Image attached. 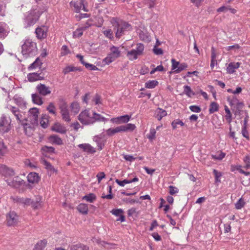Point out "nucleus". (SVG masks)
<instances>
[{"mask_svg":"<svg viewBox=\"0 0 250 250\" xmlns=\"http://www.w3.org/2000/svg\"><path fill=\"white\" fill-rule=\"evenodd\" d=\"M0 174L4 176V180L10 187L18 188L23 184L24 181L18 176H15V172L12 168L0 164Z\"/></svg>","mask_w":250,"mask_h":250,"instance_id":"nucleus-1","label":"nucleus"},{"mask_svg":"<svg viewBox=\"0 0 250 250\" xmlns=\"http://www.w3.org/2000/svg\"><path fill=\"white\" fill-rule=\"evenodd\" d=\"M78 120L85 125H93L96 122H105L107 120L105 117L89 108L82 111L78 116Z\"/></svg>","mask_w":250,"mask_h":250,"instance_id":"nucleus-2","label":"nucleus"},{"mask_svg":"<svg viewBox=\"0 0 250 250\" xmlns=\"http://www.w3.org/2000/svg\"><path fill=\"white\" fill-rule=\"evenodd\" d=\"M21 49V53L23 56H33L37 52V44L31 40L27 39L22 44Z\"/></svg>","mask_w":250,"mask_h":250,"instance_id":"nucleus-3","label":"nucleus"},{"mask_svg":"<svg viewBox=\"0 0 250 250\" xmlns=\"http://www.w3.org/2000/svg\"><path fill=\"white\" fill-rule=\"evenodd\" d=\"M110 21L113 26L117 28L116 33V37L117 38H120L124 34V31L127 30H129L131 28L130 25L128 23L119 21L116 18H112Z\"/></svg>","mask_w":250,"mask_h":250,"instance_id":"nucleus-4","label":"nucleus"},{"mask_svg":"<svg viewBox=\"0 0 250 250\" xmlns=\"http://www.w3.org/2000/svg\"><path fill=\"white\" fill-rule=\"evenodd\" d=\"M145 50L144 44L138 43L134 48L126 53V57L130 61L137 60L140 56L143 55Z\"/></svg>","mask_w":250,"mask_h":250,"instance_id":"nucleus-5","label":"nucleus"},{"mask_svg":"<svg viewBox=\"0 0 250 250\" xmlns=\"http://www.w3.org/2000/svg\"><path fill=\"white\" fill-rule=\"evenodd\" d=\"M121 55V51L119 47L112 46L110 48V52L104 59L103 62L106 64H109L119 58Z\"/></svg>","mask_w":250,"mask_h":250,"instance_id":"nucleus-6","label":"nucleus"},{"mask_svg":"<svg viewBox=\"0 0 250 250\" xmlns=\"http://www.w3.org/2000/svg\"><path fill=\"white\" fill-rule=\"evenodd\" d=\"M59 107L62 119L65 122H70L71 121V118L67 103L65 101H62L59 104Z\"/></svg>","mask_w":250,"mask_h":250,"instance_id":"nucleus-7","label":"nucleus"},{"mask_svg":"<svg viewBox=\"0 0 250 250\" xmlns=\"http://www.w3.org/2000/svg\"><path fill=\"white\" fill-rule=\"evenodd\" d=\"M171 62V72H170V73L178 74L188 67V64L185 62L180 63L174 59H172Z\"/></svg>","mask_w":250,"mask_h":250,"instance_id":"nucleus-8","label":"nucleus"},{"mask_svg":"<svg viewBox=\"0 0 250 250\" xmlns=\"http://www.w3.org/2000/svg\"><path fill=\"white\" fill-rule=\"evenodd\" d=\"M39 110L37 107L30 108L28 111L27 121L30 122L33 125H36L38 124V118Z\"/></svg>","mask_w":250,"mask_h":250,"instance_id":"nucleus-9","label":"nucleus"},{"mask_svg":"<svg viewBox=\"0 0 250 250\" xmlns=\"http://www.w3.org/2000/svg\"><path fill=\"white\" fill-rule=\"evenodd\" d=\"M6 224L8 226H15L19 222V216L13 211H10L6 214Z\"/></svg>","mask_w":250,"mask_h":250,"instance_id":"nucleus-10","label":"nucleus"},{"mask_svg":"<svg viewBox=\"0 0 250 250\" xmlns=\"http://www.w3.org/2000/svg\"><path fill=\"white\" fill-rule=\"evenodd\" d=\"M10 128V121L5 117L1 118L0 121V132L2 133L8 132Z\"/></svg>","mask_w":250,"mask_h":250,"instance_id":"nucleus-11","label":"nucleus"},{"mask_svg":"<svg viewBox=\"0 0 250 250\" xmlns=\"http://www.w3.org/2000/svg\"><path fill=\"white\" fill-rule=\"evenodd\" d=\"M131 118V116L125 115L119 116L115 118H112L110 119V122L113 124L120 125L127 123Z\"/></svg>","mask_w":250,"mask_h":250,"instance_id":"nucleus-12","label":"nucleus"},{"mask_svg":"<svg viewBox=\"0 0 250 250\" xmlns=\"http://www.w3.org/2000/svg\"><path fill=\"white\" fill-rule=\"evenodd\" d=\"M47 28L44 26L38 27L36 28L35 33L38 39L42 40L47 36Z\"/></svg>","mask_w":250,"mask_h":250,"instance_id":"nucleus-13","label":"nucleus"},{"mask_svg":"<svg viewBox=\"0 0 250 250\" xmlns=\"http://www.w3.org/2000/svg\"><path fill=\"white\" fill-rule=\"evenodd\" d=\"M241 62H231L229 63L226 68V71L228 74H231L234 73L237 69L239 68Z\"/></svg>","mask_w":250,"mask_h":250,"instance_id":"nucleus-14","label":"nucleus"},{"mask_svg":"<svg viewBox=\"0 0 250 250\" xmlns=\"http://www.w3.org/2000/svg\"><path fill=\"white\" fill-rule=\"evenodd\" d=\"M70 5L74 7V10L77 13L80 12L82 8L84 11H87V10L83 5V0L71 1L70 2Z\"/></svg>","mask_w":250,"mask_h":250,"instance_id":"nucleus-15","label":"nucleus"},{"mask_svg":"<svg viewBox=\"0 0 250 250\" xmlns=\"http://www.w3.org/2000/svg\"><path fill=\"white\" fill-rule=\"evenodd\" d=\"M36 88L39 93L42 96H46L51 93L50 88L45 84L41 83L38 84Z\"/></svg>","mask_w":250,"mask_h":250,"instance_id":"nucleus-16","label":"nucleus"},{"mask_svg":"<svg viewBox=\"0 0 250 250\" xmlns=\"http://www.w3.org/2000/svg\"><path fill=\"white\" fill-rule=\"evenodd\" d=\"M29 183L31 184H37L40 180V177L36 172H30L27 176Z\"/></svg>","mask_w":250,"mask_h":250,"instance_id":"nucleus-17","label":"nucleus"},{"mask_svg":"<svg viewBox=\"0 0 250 250\" xmlns=\"http://www.w3.org/2000/svg\"><path fill=\"white\" fill-rule=\"evenodd\" d=\"M43 76L42 73H31L28 74L27 79L30 82L43 79Z\"/></svg>","mask_w":250,"mask_h":250,"instance_id":"nucleus-18","label":"nucleus"},{"mask_svg":"<svg viewBox=\"0 0 250 250\" xmlns=\"http://www.w3.org/2000/svg\"><path fill=\"white\" fill-rule=\"evenodd\" d=\"M9 109L11 112L14 114L17 120L19 122V123H21L22 120V115L21 114V111L19 109L16 107L10 106Z\"/></svg>","mask_w":250,"mask_h":250,"instance_id":"nucleus-19","label":"nucleus"},{"mask_svg":"<svg viewBox=\"0 0 250 250\" xmlns=\"http://www.w3.org/2000/svg\"><path fill=\"white\" fill-rule=\"evenodd\" d=\"M78 147L84 152L90 153H94L96 152V149L89 144H82L78 146Z\"/></svg>","mask_w":250,"mask_h":250,"instance_id":"nucleus-20","label":"nucleus"},{"mask_svg":"<svg viewBox=\"0 0 250 250\" xmlns=\"http://www.w3.org/2000/svg\"><path fill=\"white\" fill-rule=\"evenodd\" d=\"M123 132L122 125L115 128H110L106 130V134L108 136H112L116 133Z\"/></svg>","mask_w":250,"mask_h":250,"instance_id":"nucleus-21","label":"nucleus"},{"mask_svg":"<svg viewBox=\"0 0 250 250\" xmlns=\"http://www.w3.org/2000/svg\"><path fill=\"white\" fill-rule=\"evenodd\" d=\"M52 129L57 132L65 133L66 131L65 127L60 123H56L52 127Z\"/></svg>","mask_w":250,"mask_h":250,"instance_id":"nucleus-22","label":"nucleus"},{"mask_svg":"<svg viewBox=\"0 0 250 250\" xmlns=\"http://www.w3.org/2000/svg\"><path fill=\"white\" fill-rule=\"evenodd\" d=\"M167 115L166 110L158 108L155 112L154 116L159 121H160L163 117Z\"/></svg>","mask_w":250,"mask_h":250,"instance_id":"nucleus-23","label":"nucleus"},{"mask_svg":"<svg viewBox=\"0 0 250 250\" xmlns=\"http://www.w3.org/2000/svg\"><path fill=\"white\" fill-rule=\"evenodd\" d=\"M70 250H89L88 246L81 243L72 245L70 247Z\"/></svg>","mask_w":250,"mask_h":250,"instance_id":"nucleus-24","label":"nucleus"},{"mask_svg":"<svg viewBox=\"0 0 250 250\" xmlns=\"http://www.w3.org/2000/svg\"><path fill=\"white\" fill-rule=\"evenodd\" d=\"M138 181H139V179L137 177H135L131 180L125 179L123 181H120L119 179H116L115 180V182L120 186L124 187L125 184H130V183H131L132 182H138Z\"/></svg>","mask_w":250,"mask_h":250,"instance_id":"nucleus-25","label":"nucleus"},{"mask_svg":"<svg viewBox=\"0 0 250 250\" xmlns=\"http://www.w3.org/2000/svg\"><path fill=\"white\" fill-rule=\"evenodd\" d=\"M46 240H42L38 241L35 245L33 250H43L47 245Z\"/></svg>","mask_w":250,"mask_h":250,"instance_id":"nucleus-26","label":"nucleus"},{"mask_svg":"<svg viewBox=\"0 0 250 250\" xmlns=\"http://www.w3.org/2000/svg\"><path fill=\"white\" fill-rule=\"evenodd\" d=\"M42 64V63L41 60L39 58H37L36 60L29 65L28 67V69L29 70H32L38 68H40Z\"/></svg>","mask_w":250,"mask_h":250,"instance_id":"nucleus-27","label":"nucleus"},{"mask_svg":"<svg viewBox=\"0 0 250 250\" xmlns=\"http://www.w3.org/2000/svg\"><path fill=\"white\" fill-rule=\"evenodd\" d=\"M77 210L82 214L86 215L88 212V205L86 204L81 203L77 207Z\"/></svg>","mask_w":250,"mask_h":250,"instance_id":"nucleus-28","label":"nucleus"},{"mask_svg":"<svg viewBox=\"0 0 250 250\" xmlns=\"http://www.w3.org/2000/svg\"><path fill=\"white\" fill-rule=\"evenodd\" d=\"M40 124L43 128H46L49 125V116L46 114H43L42 116Z\"/></svg>","mask_w":250,"mask_h":250,"instance_id":"nucleus-29","label":"nucleus"},{"mask_svg":"<svg viewBox=\"0 0 250 250\" xmlns=\"http://www.w3.org/2000/svg\"><path fill=\"white\" fill-rule=\"evenodd\" d=\"M76 71H81V69L79 67H75L72 65H68L63 68L62 72L65 75L71 72H74Z\"/></svg>","mask_w":250,"mask_h":250,"instance_id":"nucleus-30","label":"nucleus"},{"mask_svg":"<svg viewBox=\"0 0 250 250\" xmlns=\"http://www.w3.org/2000/svg\"><path fill=\"white\" fill-rule=\"evenodd\" d=\"M224 109L226 113L225 117L226 121L229 124H230L232 122V114L229 108L227 105H225Z\"/></svg>","mask_w":250,"mask_h":250,"instance_id":"nucleus-31","label":"nucleus"},{"mask_svg":"<svg viewBox=\"0 0 250 250\" xmlns=\"http://www.w3.org/2000/svg\"><path fill=\"white\" fill-rule=\"evenodd\" d=\"M159 84V82L156 80H149L146 82L145 86L146 88L152 89L155 88Z\"/></svg>","mask_w":250,"mask_h":250,"instance_id":"nucleus-32","label":"nucleus"},{"mask_svg":"<svg viewBox=\"0 0 250 250\" xmlns=\"http://www.w3.org/2000/svg\"><path fill=\"white\" fill-rule=\"evenodd\" d=\"M123 132L130 131L132 132L136 128V126L134 124H127L125 125H122Z\"/></svg>","mask_w":250,"mask_h":250,"instance_id":"nucleus-33","label":"nucleus"},{"mask_svg":"<svg viewBox=\"0 0 250 250\" xmlns=\"http://www.w3.org/2000/svg\"><path fill=\"white\" fill-rule=\"evenodd\" d=\"M82 199L88 202L93 203L96 199V196L94 193H89L83 196Z\"/></svg>","mask_w":250,"mask_h":250,"instance_id":"nucleus-34","label":"nucleus"},{"mask_svg":"<svg viewBox=\"0 0 250 250\" xmlns=\"http://www.w3.org/2000/svg\"><path fill=\"white\" fill-rule=\"evenodd\" d=\"M46 110L51 114L55 116H56V108L54 103L52 102L50 103L47 107H46Z\"/></svg>","mask_w":250,"mask_h":250,"instance_id":"nucleus-35","label":"nucleus"},{"mask_svg":"<svg viewBox=\"0 0 250 250\" xmlns=\"http://www.w3.org/2000/svg\"><path fill=\"white\" fill-rule=\"evenodd\" d=\"M70 108L72 112H73L75 115L77 114L80 110V104L77 102H73L70 105Z\"/></svg>","mask_w":250,"mask_h":250,"instance_id":"nucleus-36","label":"nucleus"},{"mask_svg":"<svg viewBox=\"0 0 250 250\" xmlns=\"http://www.w3.org/2000/svg\"><path fill=\"white\" fill-rule=\"evenodd\" d=\"M49 140L50 142L57 145H61L62 144V140L56 135L50 136L49 138Z\"/></svg>","mask_w":250,"mask_h":250,"instance_id":"nucleus-37","label":"nucleus"},{"mask_svg":"<svg viewBox=\"0 0 250 250\" xmlns=\"http://www.w3.org/2000/svg\"><path fill=\"white\" fill-rule=\"evenodd\" d=\"M32 99L33 103L37 104L42 105L43 104L42 98L37 94H33Z\"/></svg>","mask_w":250,"mask_h":250,"instance_id":"nucleus-38","label":"nucleus"},{"mask_svg":"<svg viewBox=\"0 0 250 250\" xmlns=\"http://www.w3.org/2000/svg\"><path fill=\"white\" fill-rule=\"evenodd\" d=\"M42 163L45 167V168L50 172V174L56 172V170L54 167L47 161L43 160Z\"/></svg>","mask_w":250,"mask_h":250,"instance_id":"nucleus-39","label":"nucleus"},{"mask_svg":"<svg viewBox=\"0 0 250 250\" xmlns=\"http://www.w3.org/2000/svg\"><path fill=\"white\" fill-rule=\"evenodd\" d=\"M219 109V105L216 102H211L209 105V114H212L215 112H216Z\"/></svg>","mask_w":250,"mask_h":250,"instance_id":"nucleus-40","label":"nucleus"},{"mask_svg":"<svg viewBox=\"0 0 250 250\" xmlns=\"http://www.w3.org/2000/svg\"><path fill=\"white\" fill-rule=\"evenodd\" d=\"M213 173L215 178V183L218 184L221 183V177L222 176V173L216 169H213Z\"/></svg>","mask_w":250,"mask_h":250,"instance_id":"nucleus-41","label":"nucleus"},{"mask_svg":"<svg viewBox=\"0 0 250 250\" xmlns=\"http://www.w3.org/2000/svg\"><path fill=\"white\" fill-rule=\"evenodd\" d=\"M87 26H85L80 28L77 29L73 32V37L74 38H80L83 34V31L84 30Z\"/></svg>","mask_w":250,"mask_h":250,"instance_id":"nucleus-42","label":"nucleus"},{"mask_svg":"<svg viewBox=\"0 0 250 250\" xmlns=\"http://www.w3.org/2000/svg\"><path fill=\"white\" fill-rule=\"evenodd\" d=\"M94 140L97 143V146L98 147V149L99 150H101L104 146V144L103 142V141H102V139L98 137H95L94 138Z\"/></svg>","mask_w":250,"mask_h":250,"instance_id":"nucleus-43","label":"nucleus"},{"mask_svg":"<svg viewBox=\"0 0 250 250\" xmlns=\"http://www.w3.org/2000/svg\"><path fill=\"white\" fill-rule=\"evenodd\" d=\"M7 152V147L4 145L3 142L0 141V158L6 154Z\"/></svg>","mask_w":250,"mask_h":250,"instance_id":"nucleus-44","label":"nucleus"},{"mask_svg":"<svg viewBox=\"0 0 250 250\" xmlns=\"http://www.w3.org/2000/svg\"><path fill=\"white\" fill-rule=\"evenodd\" d=\"M70 53V51L69 49V48H68V47L65 45H62V47L61 49V53H60L61 56H64L67 55L68 54H69Z\"/></svg>","mask_w":250,"mask_h":250,"instance_id":"nucleus-45","label":"nucleus"},{"mask_svg":"<svg viewBox=\"0 0 250 250\" xmlns=\"http://www.w3.org/2000/svg\"><path fill=\"white\" fill-rule=\"evenodd\" d=\"M184 93L188 97H190L192 95H194V93L192 91L190 86L188 85H185L184 87Z\"/></svg>","mask_w":250,"mask_h":250,"instance_id":"nucleus-46","label":"nucleus"},{"mask_svg":"<svg viewBox=\"0 0 250 250\" xmlns=\"http://www.w3.org/2000/svg\"><path fill=\"white\" fill-rule=\"evenodd\" d=\"M245 205V202L242 198H241L239 200L235 203V207L237 209H241Z\"/></svg>","mask_w":250,"mask_h":250,"instance_id":"nucleus-47","label":"nucleus"},{"mask_svg":"<svg viewBox=\"0 0 250 250\" xmlns=\"http://www.w3.org/2000/svg\"><path fill=\"white\" fill-rule=\"evenodd\" d=\"M243 161L245 164L244 167L246 169H249L250 168V156L249 155L246 156L244 159Z\"/></svg>","mask_w":250,"mask_h":250,"instance_id":"nucleus-48","label":"nucleus"},{"mask_svg":"<svg viewBox=\"0 0 250 250\" xmlns=\"http://www.w3.org/2000/svg\"><path fill=\"white\" fill-rule=\"evenodd\" d=\"M169 193L170 195H174L179 192V189L174 186H170L168 187Z\"/></svg>","mask_w":250,"mask_h":250,"instance_id":"nucleus-49","label":"nucleus"},{"mask_svg":"<svg viewBox=\"0 0 250 250\" xmlns=\"http://www.w3.org/2000/svg\"><path fill=\"white\" fill-rule=\"evenodd\" d=\"M177 125L183 126L184 125V123L179 119L175 120L171 123V125L173 129L177 128Z\"/></svg>","mask_w":250,"mask_h":250,"instance_id":"nucleus-50","label":"nucleus"},{"mask_svg":"<svg viewBox=\"0 0 250 250\" xmlns=\"http://www.w3.org/2000/svg\"><path fill=\"white\" fill-rule=\"evenodd\" d=\"M25 165L28 167L35 168L37 167L36 163H32L29 159H25L24 161Z\"/></svg>","mask_w":250,"mask_h":250,"instance_id":"nucleus-51","label":"nucleus"},{"mask_svg":"<svg viewBox=\"0 0 250 250\" xmlns=\"http://www.w3.org/2000/svg\"><path fill=\"white\" fill-rule=\"evenodd\" d=\"M226 154L222 151H220L218 155H212V158L215 160H222L225 156Z\"/></svg>","mask_w":250,"mask_h":250,"instance_id":"nucleus-52","label":"nucleus"},{"mask_svg":"<svg viewBox=\"0 0 250 250\" xmlns=\"http://www.w3.org/2000/svg\"><path fill=\"white\" fill-rule=\"evenodd\" d=\"M110 212L116 216H119L121 215H123V210L121 208L119 209H112Z\"/></svg>","mask_w":250,"mask_h":250,"instance_id":"nucleus-53","label":"nucleus"},{"mask_svg":"<svg viewBox=\"0 0 250 250\" xmlns=\"http://www.w3.org/2000/svg\"><path fill=\"white\" fill-rule=\"evenodd\" d=\"M103 33L106 37L110 39H112L113 38V32L111 29H107L104 30L103 31Z\"/></svg>","mask_w":250,"mask_h":250,"instance_id":"nucleus-54","label":"nucleus"},{"mask_svg":"<svg viewBox=\"0 0 250 250\" xmlns=\"http://www.w3.org/2000/svg\"><path fill=\"white\" fill-rule=\"evenodd\" d=\"M140 39L143 41H150V36L147 35V34L145 33H140L139 35Z\"/></svg>","mask_w":250,"mask_h":250,"instance_id":"nucleus-55","label":"nucleus"},{"mask_svg":"<svg viewBox=\"0 0 250 250\" xmlns=\"http://www.w3.org/2000/svg\"><path fill=\"white\" fill-rule=\"evenodd\" d=\"M84 66H85V67L87 69L90 70H99V68L96 66H95L92 64L86 63L85 64Z\"/></svg>","mask_w":250,"mask_h":250,"instance_id":"nucleus-56","label":"nucleus"},{"mask_svg":"<svg viewBox=\"0 0 250 250\" xmlns=\"http://www.w3.org/2000/svg\"><path fill=\"white\" fill-rule=\"evenodd\" d=\"M164 68L163 65H160L157 66L156 68L153 69L150 72V74H153L156 71H163Z\"/></svg>","mask_w":250,"mask_h":250,"instance_id":"nucleus-57","label":"nucleus"},{"mask_svg":"<svg viewBox=\"0 0 250 250\" xmlns=\"http://www.w3.org/2000/svg\"><path fill=\"white\" fill-rule=\"evenodd\" d=\"M156 130L154 128H151L148 138L150 140H153L155 138Z\"/></svg>","mask_w":250,"mask_h":250,"instance_id":"nucleus-58","label":"nucleus"},{"mask_svg":"<svg viewBox=\"0 0 250 250\" xmlns=\"http://www.w3.org/2000/svg\"><path fill=\"white\" fill-rule=\"evenodd\" d=\"M153 51L154 53L157 55H162L163 54V50L160 48H158L156 46V45L154 46Z\"/></svg>","mask_w":250,"mask_h":250,"instance_id":"nucleus-59","label":"nucleus"},{"mask_svg":"<svg viewBox=\"0 0 250 250\" xmlns=\"http://www.w3.org/2000/svg\"><path fill=\"white\" fill-rule=\"evenodd\" d=\"M190 110L194 112L199 113L201 111V108L197 105H191L189 106Z\"/></svg>","mask_w":250,"mask_h":250,"instance_id":"nucleus-60","label":"nucleus"},{"mask_svg":"<svg viewBox=\"0 0 250 250\" xmlns=\"http://www.w3.org/2000/svg\"><path fill=\"white\" fill-rule=\"evenodd\" d=\"M39 16L37 15L33 18H31L30 15H29L27 17L28 20L30 21V24H34L36 23V22L38 20Z\"/></svg>","mask_w":250,"mask_h":250,"instance_id":"nucleus-61","label":"nucleus"},{"mask_svg":"<svg viewBox=\"0 0 250 250\" xmlns=\"http://www.w3.org/2000/svg\"><path fill=\"white\" fill-rule=\"evenodd\" d=\"M105 176V175L104 172H101L97 174L96 177L98 179V183H100L101 180L104 178Z\"/></svg>","mask_w":250,"mask_h":250,"instance_id":"nucleus-62","label":"nucleus"},{"mask_svg":"<svg viewBox=\"0 0 250 250\" xmlns=\"http://www.w3.org/2000/svg\"><path fill=\"white\" fill-rule=\"evenodd\" d=\"M32 207L34 209H38L39 208H41L42 207V204L40 202H33L31 203Z\"/></svg>","mask_w":250,"mask_h":250,"instance_id":"nucleus-63","label":"nucleus"},{"mask_svg":"<svg viewBox=\"0 0 250 250\" xmlns=\"http://www.w3.org/2000/svg\"><path fill=\"white\" fill-rule=\"evenodd\" d=\"M123 202L126 203H129V204H133L136 202H137V201L133 199H131V198H124L123 199Z\"/></svg>","mask_w":250,"mask_h":250,"instance_id":"nucleus-64","label":"nucleus"}]
</instances>
